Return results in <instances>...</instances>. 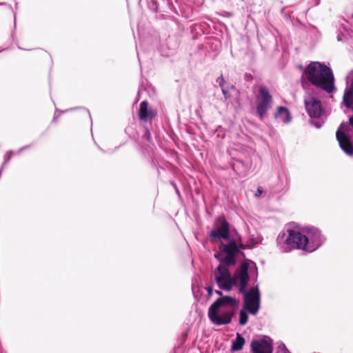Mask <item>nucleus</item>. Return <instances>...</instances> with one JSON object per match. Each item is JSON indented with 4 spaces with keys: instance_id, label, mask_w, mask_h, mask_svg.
<instances>
[{
    "instance_id": "4",
    "label": "nucleus",
    "mask_w": 353,
    "mask_h": 353,
    "mask_svg": "<svg viewBox=\"0 0 353 353\" xmlns=\"http://www.w3.org/2000/svg\"><path fill=\"white\" fill-rule=\"evenodd\" d=\"M258 268L255 262L246 259L236 269L233 277L234 286L239 288V292L246 290L250 281L256 282L258 279Z\"/></svg>"
},
{
    "instance_id": "1",
    "label": "nucleus",
    "mask_w": 353,
    "mask_h": 353,
    "mask_svg": "<svg viewBox=\"0 0 353 353\" xmlns=\"http://www.w3.org/2000/svg\"><path fill=\"white\" fill-rule=\"evenodd\" d=\"M326 241L321 230L314 226L292 227L287 224L281 232L276 243L282 252H289L293 249H300L312 252L319 249Z\"/></svg>"
},
{
    "instance_id": "11",
    "label": "nucleus",
    "mask_w": 353,
    "mask_h": 353,
    "mask_svg": "<svg viewBox=\"0 0 353 353\" xmlns=\"http://www.w3.org/2000/svg\"><path fill=\"white\" fill-rule=\"evenodd\" d=\"M273 341L268 337L259 340H253L251 343L250 347L252 353H272Z\"/></svg>"
},
{
    "instance_id": "31",
    "label": "nucleus",
    "mask_w": 353,
    "mask_h": 353,
    "mask_svg": "<svg viewBox=\"0 0 353 353\" xmlns=\"http://www.w3.org/2000/svg\"><path fill=\"white\" fill-rule=\"evenodd\" d=\"M174 188L176 189V194H177L179 196H180V192H179V190L176 188V185H174Z\"/></svg>"
},
{
    "instance_id": "16",
    "label": "nucleus",
    "mask_w": 353,
    "mask_h": 353,
    "mask_svg": "<svg viewBox=\"0 0 353 353\" xmlns=\"http://www.w3.org/2000/svg\"><path fill=\"white\" fill-rule=\"evenodd\" d=\"M249 314L254 315V313L252 312H248L246 308L242 307L241 310L239 311V324L240 325H245L248 323Z\"/></svg>"
},
{
    "instance_id": "12",
    "label": "nucleus",
    "mask_w": 353,
    "mask_h": 353,
    "mask_svg": "<svg viewBox=\"0 0 353 353\" xmlns=\"http://www.w3.org/2000/svg\"><path fill=\"white\" fill-rule=\"evenodd\" d=\"M210 232V236L214 239L229 240L230 238L229 222H219Z\"/></svg>"
},
{
    "instance_id": "3",
    "label": "nucleus",
    "mask_w": 353,
    "mask_h": 353,
    "mask_svg": "<svg viewBox=\"0 0 353 353\" xmlns=\"http://www.w3.org/2000/svg\"><path fill=\"white\" fill-rule=\"evenodd\" d=\"M307 79L316 87V91L322 90L330 94L336 90L334 77L332 69L318 61L311 62L304 71Z\"/></svg>"
},
{
    "instance_id": "25",
    "label": "nucleus",
    "mask_w": 353,
    "mask_h": 353,
    "mask_svg": "<svg viewBox=\"0 0 353 353\" xmlns=\"http://www.w3.org/2000/svg\"><path fill=\"white\" fill-rule=\"evenodd\" d=\"M221 91L224 96L225 99V100L228 99L230 98V95L229 94L228 90L225 88H222Z\"/></svg>"
},
{
    "instance_id": "10",
    "label": "nucleus",
    "mask_w": 353,
    "mask_h": 353,
    "mask_svg": "<svg viewBox=\"0 0 353 353\" xmlns=\"http://www.w3.org/2000/svg\"><path fill=\"white\" fill-rule=\"evenodd\" d=\"M259 95L261 101L256 105V113L261 119L267 114L268 110L271 108L272 97L268 88L265 85H261L259 88Z\"/></svg>"
},
{
    "instance_id": "27",
    "label": "nucleus",
    "mask_w": 353,
    "mask_h": 353,
    "mask_svg": "<svg viewBox=\"0 0 353 353\" xmlns=\"http://www.w3.org/2000/svg\"><path fill=\"white\" fill-rule=\"evenodd\" d=\"M345 90L350 92H353V79L352 80L350 86L346 88Z\"/></svg>"
},
{
    "instance_id": "20",
    "label": "nucleus",
    "mask_w": 353,
    "mask_h": 353,
    "mask_svg": "<svg viewBox=\"0 0 353 353\" xmlns=\"http://www.w3.org/2000/svg\"><path fill=\"white\" fill-rule=\"evenodd\" d=\"M279 351L281 353H290L283 343H281L279 345Z\"/></svg>"
},
{
    "instance_id": "17",
    "label": "nucleus",
    "mask_w": 353,
    "mask_h": 353,
    "mask_svg": "<svg viewBox=\"0 0 353 353\" xmlns=\"http://www.w3.org/2000/svg\"><path fill=\"white\" fill-rule=\"evenodd\" d=\"M343 103L344 105L350 109L353 108V92H350L346 90L344 91L343 97Z\"/></svg>"
},
{
    "instance_id": "2",
    "label": "nucleus",
    "mask_w": 353,
    "mask_h": 353,
    "mask_svg": "<svg viewBox=\"0 0 353 353\" xmlns=\"http://www.w3.org/2000/svg\"><path fill=\"white\" fill-rule=\"evenodd\" d=\"M214 292L219 297L209 307L208 316L214 325H228L232 322L240 301L236 297L223 295L220 290H215Z\"/></svg>"
},
{
    "instance_id": "5",
    "label": "nucleus",
    "mask_w": 353,
    "mask_h": 353,
    "mask_svg": "<svg viewBox=\"0 0 353 353\" xmlns=\"http://www.w3.org/2000/svg\"><path fill=\"white\" fill-rule=\"evenodd\" d=\"M315 90H309L304 98L305 110L310 117V124L316 128H321L325 121L321 118L323 112L321 101Z\"/></svg>"
},
{
    "instance_id": "23",
    "label": "nucleus",
    "mask_w": 353,
    "mask_h": 353,
    "mask_svg": "<svg viewBox=\"0 0 353 353\" xmlns=\"http://www.w3.org/2000/svg\"><path fill=\"white\" fill-rule=\"evenodd\" d=\"M216 82L219 83V86L221 87V88H225L224 87V84L225 83V79H223V75H221L220 77H219L216 79Z\"/></svg>"
},
{
    "instance_id": "32",
    "label": "nucleus",
    "mask_w": 353,
    "mask_h": 353,
    "mask_svg": "<svg viewBox=\"0 0 353 353\" xmlns=\"http://www.w3.org/2000/svg\"><path fill=\"white\" fill-rule=\"evenodd\" d=\"M86 112L88 114L89 117H91V115H90V111L88 110H86Z\"/></svg>"
},
{
    "instance_id": "36",
    "label": "nucleus",
    "mask_w": 353,
    "mask_h": 353,
    "mask_svg": "<svg viewBox=\"0 0 353 353\" xmlns=\"http://www.w3.org/2000/svg\"><path fill=\"white\" fill-rule=\"evenodd\" d=\"M231 89H234V85H232V86H231Z\"/></svg>"
},
{
    "instance_id": "6",
    "label": "nucleus",
    "mask_w": 353,
    "mask_h": 353,
    "mask_svg": "<svg viewBox=\"0 0 353 353\" xmlns=\"http://www.w3.org/2000/svg\"><path fill=\"white\" fill-rule=\"evenodd\" d=\"M241 248L234 238L228 240L227 243L221 242L219 252L214 254V257L220 263L226 265H234L237 261Z\"/></svg>"
},
{
    "instance_id": "19",
    "label": "nucleus",
    "mask_w": 353,
    "mask_h": 353,
    "mask_svg": "<svg viewBox=\"0 0 353 353\" xmlns=\"http://www.w3.org/2000/svg\"><path fill=\"white\" fill-rule=\"evenodd\" d=\"M13 154V152L12 151H8L5 155H4V162L1 166V169H3V168L4 167L5 165H6L9 161L10 160Z\"/></svg>"
},
{
    "instance_id": "9",
    "label": "nucleus",
    "mask_w": 353,
    "mask_h": 353,
    "mask_svg": "<svg viewBox=\"0 0 353 353\" xmlns=\"http://www.w3.org/2000/svg\"><path fill=\"white\" fill-rule=\"evenodd\" d=\"M348 130L347 123H341L336 132V138L339 146L347 154L353 156V145L350 136L346 133Z\"/></svg>"
},
{
    "instance_id": "22",
    "label": "nucleus",
    "mask_w": 353,
    "mask_h": 353,
    "mask_svg": "<svg viewBox=\"0 0 353 353\" xmlns=\"http://www.w3.org/2000/svg\"><path fill=\"white\" fill-rule=\"evenodd\" d=\"M143 139L150 142L152 140L151 134L149 130L146 129L144 134L143 135Z\"/></svg>"
},
{
    "instance_id": "38",
    "label": "nucleus",
    "mask_w": 353,
    "mask_h": 353,
    "mask_svg": "<svg viewBox=\"0 0 353 353\" xmlns=\"http://www.w3.org/2000/svg\"><path fill=\"white\" fill-rule=\"evenodd\" d=\"M352 18H353V14H352Z\"/></svg>"
},
{
    "instance_id": "26",
    "label": "nucleus",
    "mask_w": 353,
    "mask_h": 353,
    "mask_svg": "<svg viewBox=\"0 0 353 353\" xmlns=\"http://www.w3.org/2000/svg\"><path fill=\"white\" fill-rule=\"evenodd\" d=\"M263 188L261 186L258 187L257 191L255 194V196L256 197L259 196L263 193Z\"/></svg>"
},
{
    "instance_id": "24",
    "label": "nucleus",
    "mask_w": 353,
    "mask_h": 353,
    "mask_svg": "<svg viewBox=\"0 0 353 353\" xmlns=\"http://www.w3.org/2000/svg\"><path fill=\"white\" fill-rule=\"evenodd\" d=\"M205 289L208 292V298L211 297L212 294H213V287H212V285H208V286L205 287Z\"/></svg>"
},
{
    "instance_id": "34",
    "label": "nucleus",
    "mask_w": 353,
    "mask_h": 353,
    "mask_svg": "<svg viewBox=\"0 0 353 353\" xmlns=\"http://www.w3.org/2000/svg\"><path fill=\"white\" fill-rule=\"evenodd\" d=\"M14 27L16 28V19L14 18Z\"/></svg>"
},
{
    "instance_id": "7",
    "label": "nucleus",
    "mask_w": 353,
    "mask_h": 353,
    "mask_svg": "<svg viewBox=\"0 0 353 353\" xmlns=\"http://www.w3.org/2000/svg\"><path fill=\"white\" fill-rule=\"evenodd\" d=\"M239 293L243 295L242 307L254 313V316L256 315L261 308V292L259 285Z\"/></svg>"
},
{
    "instance_id": "13",
    "label": "nucleus",
    "mask_w": 353,
    "mask_h": 353,
    "mask_svg": "<svg viewBox=\"0 0 353 353\" xmlns=\"http://www.w3.org/2000/svg\"><path fill=\"white\" fill-rule=\"evenodd\" d=\"M139 117L141 120L145 121L153 117L152 110L148 108V103L146 101H143L140 104Z\"/></svg>"
},
{
    "instance_id": "15",
    "label": "nucleus",
    "mask_w": 353,
    "mask_h": 353,
    "mask_svg": "<svg viewBox=\"0 0 353 353\" xmlns=\"http://www.w3.org/2000/svg\"><path fill=\"white\" fill-rule=\"evenodd\" d=\"M245 343L244 337L239 333H236V339L232 341L231 350L233 352L240 351L243 349Z\"/></svg>"
},
{
    "instance_id": "35",
    "label": "nucleus",
    "mask_w": 353,
    "mask_h": 353,
    "mask_svg": "<svg viewBox=\"0 0 353 353\" xmlns=\"http://www.w3.org/2000/svg\"><path fill=\"white\" fill-rule=\"evenodd\" d=\"M276 353H281V352H279V346L277 347V350H276Z\"/></svg>"
},
{
    "instance_id": "33",
    "label": "nucleus",
    "mask_w": 353,
    "mask_h": 353,
    "mask_svg": "<svg viewBox=\"0 0 353 353\" xmlns=\"http://www.w3.org/2000/svg\"><path fill=\"white\" fill-rule=\"evenodd\" d=\"M238 163H242L243 165H244V163L242 161H238Z\"/></svg>"
},
{
    "instance_id": "28",
    "label": "nucleus",
    "mask_w": 353,
    "mask_h": 353,
    "mask_svg": "<svg viewBox=\"0 0 353 353\" xmlns=\"http://www.w3.org/2000/svg\"><path fill=\"white\" fill-rule=\"evenodd\" d=\"M29 147H30V145H25V146H23V147L21 148L19 150V153H20V152H22L23 150H26V149L28 148Z\"/></svg>"
},
{
    "instance_id": "29",
    "label": "nucleus",
    "mask_w": 353,
    "mask_h": 353,
    "mask_svg": "<svg viewBox=\"0 0 353 353\" xmlns=\"http://www.w3.org/2000/svg\"><path fill=\"white\" fill-rule=\"evenodd\" d=\"M256 244H257V242H256L255 241H252L250 248H252L254 247Z\"/></svg>"
},
{
    "instance_id": "14",
    "label": "nucleus",
    "mask_w": 353,
    "mask_h": 353,
    "mask_svg": "<svg viewBox=\"0 0 353 353\" xmlns=\"http://www.w3.org/2000/svg\"><path fill=\"white\" fill-rule=\"evenodd\" d=\"M274 117L277 119H280L284 123H289L292 121V117L289 110L283 106H279L276 112L274 113Z\"/></svg>"
},
{
    "instance_id": "8",
    "label": "nucleus",
    "mask_w": 353,
    "mask_h": 353,
    "mask_svg": "<svg viewBox=\"0 0 353 353\" xmlns=\"http://www.w3.org/2000/svg\"><path fill=\"white\" fill-rule=\"evenodd\" d=\"M230 265L219 263L214 271V279L221 290L230 291L234 286L233 275L229 270Z\"/></svg>"
},
{
    "instance_id": "30",
    "label": "nucleus",
    "mask_w": 353,
    "mask_h": 353,
    "mask_svg": "<svg viewBox=\"0 0 353 353\" xmlns=\"http://www.w3.org/2000/svg\"><path fill=\"white\" fill-rule=\"evenodd\" d=\"M216 221H225V219L224 216H223V217H219Z\"/></svg>"
},
{
    "instance_id": "37",
    "label": "nucleus",
    "mask_w": 353,
    "mask_h": 353,
    "mask_svg": "<svg viewBox=\"0 0 353 353\" xmlns=\"http://www.w3.org/2000/svg\"><path fill=\"white\" fill-rule=\"evenodd\" d=\"M233 169L235 170V164L233 165Z\"/></svg>"
},
{
    "instance_id": "21",
    "label": "nucleus",
    "mask_w": 353,
    "mask_h": 353,
    "mask_svg": "<svg viewBox=\"0 0 353 353\" xmlns=\"http://www.w3.org/2000/svg\"><path fill=\"white\" fill-rule=\"evenodd\" d=\"M74 109V108H70V109H68V110H59L56 109L53 120L55 121L57 119V117L61 115V114H62L63 112H68V111L72 110Z\"/></svg>"
},
{
    "instance_id": "18",
    "label": "nucleus",
    "mask_w": 353,
    "mask_h": 353,
    "mask_svg": "<svg viewBox=\"0 0 353 353\" xmlns=\"http://www.w3.org/2000/svg\"><path fill=\"white\" fill-rule=\"evenodd\" d=\"M347 39V30H344V32H339L337 35V41H345Z\"/></svg>"
}]
</instances>
